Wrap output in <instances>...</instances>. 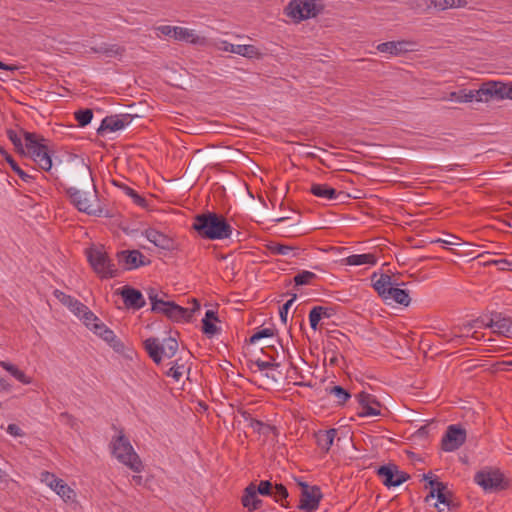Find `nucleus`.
I'll use <instances>...</instances> for the list:
<instances>
[{"instance_id": "f257e3e1", "label": "nucleus", "mask_w": 512, "mask_h": 512, "mask_svg": "<svg viewBox=\"0 0 512 512\" xmlns=\"http://www.w3.org/2000/svg\"><path fill=\"white\" fill-rule=\"evenodd\" d=\"M78 187L66 188V194L71 203L80 211L88 215L102 216L103 209L95 204L97 202V189L93 181L90 167L83 165L79 172Z\"/></svg>"}, {"instance_id": "f03ea898", "label": "nucleus", "mask_w": 512, "mask_h": 512, "mask_svg": "<svg viewBox=\"0 0 512 512\" xmlns=\"http://www.w3.org/2000/svg\"><path fill=\"white\" fill-rule=\"evenodd\" d=\"M193 229L204 239L222 240L232 234V226L227 219L217 213L207 212L195 216Z\"/></svg>"}, {"instance_id": "7ed1b4c3", "label": "nucleus", "mask_w": 512, "mask_h": 512, "mask_svg": "<svg viewBox=\"0 0 512 512\" xmlns=\"http://www.w3.org/2000/svg\"><path fill=\"white\" fill-rule=\"evenodd\" d=\"M22 132L25 141V154L22 155L29 156L40 169L50 171L52 159L47 145L48 140L34 132Z\"/></svg>"}, {"instance_id": "20e7f679", "label": "nucleus", "mask_w": 512, "mask_h": 512, "mask_svg": "<svg viewBox=\"0 0 512 512\" xmlns=\"http://www.w3.org/2000/svg\"><path fill=\"white\" fill-rule=\"evenodd\" d=\"M112 452L119 462L128 466L134 472H141L143 468L142 461L123 431L112 441Z\"/></svg>"}, {"instance_id": "39448f33", "label": "nucleus", "mask_w": 512, "mask_h": 512, "mask_svg": "<svg viewBox=\"0 0 512 512\" xmlns=\"http://www.w3.org/2000/svg\"><path fill=\"white\" fill-rule=\"evenodd\" d=\"M323 9L319 0H291L285 8V14L298 23L316 17Z\"/></svg>"}, {"instance_id": "423d86ee", "label": "nucleus", "mask_w": 512, "mask_h": 512, "mask_svg": "<svg viewBox=\"0 0 512 512\" xmlns=\"http://www.w3.org/2000/svg\"><path fill=\"white\" fill-rule=\"evenodd\" d=\"M144 348L156 364H160L162 357L172 358L178 350V342L174 337H168L160 343L157 338L151 337L144 341Z\"/></svg>"}, {"instance_id": "0eeeda50", "label": "nucleus", "mask_w": 512, "mask_h": 512, "mask_svg": "<svg viewBox=\"0 0 512 512\" xmlns=\"http://www.w3.org/2000/svg\"><path fill=\"white\" fill-rule=\"evenodd\" d=\"M86 254L91 267L102 278H114L117 276V269L104 250L89 248Z\"/></svg>"}, {"instance_id": "6e6552de", "label": "nucleus", "mask_w": 512, "mask_h": 512, "mask_svg": "<svg viewBox=\"0 0 512 512\" xmlns=\"http://www.w3.org/2000/svg\"><path fill=\"white\" fill-rule=\"evenodd\" d=\"M200 309V304L196 299H193V307L192 308H184L177 305L175 302L164 301L163 305H160V308L156 311V313H162L167 318L172 321L180 322H190L193 314Z\"/></svg>"}, {"instance_id": "1a4fd4ad", "label": "nucleus", "mask_w": 512, "mask_h": 512, "mask_svg": "<svg viewBox=\"0 0 512 512\" xmlns=\"http://www.w3.org/2000/svg\"><path fill=\"white\" fill-rule=\"evenodd\" d=\"M496 88V82H487L484 83L477 90H462L460 92H452L450 94L451 99H455L461 103H467L472 101L477 102H488L489 100L495 98V93L493 89Z\"/></svg>"}, {"instance_id": "9d476101", "label": "nucleus", "mask_w": 512, "mask_h": 512, "mask_svg": "<svg viewBox=\"0 0 512 512\" xmlns=\"http://www.w3.org/2000/svg\"><path fill=\"white\" fill-rule=\"evenodd\" d=\"M301 495L298 508L305 512H313L318 509L320 500L323 495L320 487L314 485L309 486L306 483H300Z\"/></svg>"}, {"instance_id": "9b49d317", "label": "nucleus", "mask_w": 512, "mask_h": 512, "mask_svg": "<svg viewBox=\"0 0 512 512\" xmlns=\"http://www.w3.org/2000/svg\"><path fill=\"white\" fill-rule=\"evenodd\" d=\"M474 481L485 491H498L504 488V476L498 470L479 471L475 474Z\"/></svg>"}, {"instance_id": "f8f14e48", "label": "nucleus", "mask_w": 512, "mask_h": 512, "mask_svg": "<svg viewBox=\"0 0 512 512\" xmlns=\"http://www.w3.org/2000/svg\"><path fill=\"white\" fill-rule=\"evenodd\" d=\"M377 475L382 479L386 487L399 486L409 479V475L399 471L395 464L380 466L377 469Z\"/></svg>"}, {"instance_id": "ddd939ff", "label": "nucleus", "mask_w": 512, "mask_h": 512, "mask_svg": "<svg viewBox=\"0 0 512 512\" xmlns=\"http://www.w3.org/2000/svg\"><path fill=\"white\" fill-rule=\"evenodd\" d=\"M41 481L55 491L65 502L71 501L75 497V492L62 479L57 478L55 474L43 471Z\"/></svg>"}, {"instance_id": "4468645a", "label": "nucleus", "mask_w": 512, "mask_h": 512, "mask_svg": "<svg viewBox=\"0 0 512 512\" xmlns=\"http://www.w3.org/2000/svg\"><path fill=\"white\" fill-rule=\"evenodd\" d=\"M465 440L466 430L457 425H450L442 438L441 447L447 452L455 451L465 443Z\"/></svg>"}, {"instance_id": "2eb2a0df", "label": "nucleus", "mask_w": 512, "mask_h": 512, "mask_svg": "<svg viewBox=\"0 0 512 512\" xmlns=\"http://www.w3.org/2000/svg\"><path fill=\"white\" fill-rule=\"evenodd\" d=\"M425 480H429V486L431 488L429 495L426 497V501L429 500V498H437V501L440 504H443L450 509L451 500L449 496H451V493L447 491V486L443 482H440L438 480L431 479L428 475H424Z\"/></svg>"}, {"instance_id": "dca6fc26", "label": "nucleus", "mask_w": 512, "mask_h": 512, "mask_svg": "<svg viewBox=\"0 0 512 512\" xmlns=\"http://www.w3.org/2000/svg\"><path fill=\"white\" fill-rule=\"evenodd\" d=\"M120 263H124L125 268L128 270L136 269L140 266H145L150 263L139 250H123L117 254Z\"/></svg>"}, {"instance_id": "f3484780", "label": "nucleus", "mask_w": 512, "mask_h": 512, "mask_svg": "<svg viewBox=\"0 0 512 512\" xmlns=\"http://www.w3.org/2000/svg\"><path fill=\"white\" fill-rule=\"evenodd\" d=\"M132 120V116L129 114L125 115H112L105 117L100 127L97 129L98 134L103 135L104 132H115L123 129Z\"/></svg>"}, {"instance_id": "a211bd4d", "label": "nucleus", "mask_w": 512, "mask_h": 512, "mask_svg": "<svg viewBox=\"0 0 512 512\" xmlns=\"http://www.w3.org/2000/svg\"><path fill=\"white\" fill-rule=\"evenodd\" d=\"M119 294L121 295L123 302L128 309L139 310L146 304L141 291L131 286H124L119 291Z\"/></svg>"}, {"instance_id": "6ab92c4d", "label": "nucleus", "mask_w": 512, "mask_h": 512, "mask_svg": "<svg viewBox=\"0 0 512 512\" xmlns=\"http://www.w3.org/2000/svg\"><path fill=\"white\" fill-rule=\"evenodd\" d=\"M487 328H495L494 332L505 336H512V319L502 317L500 313L492 312L489 321L486 324Z\"/></svg>"}, {"instance_id": "aec40b11", "label": "nucleus", "mask_w": 512, "mask_h": 512, "mask_svg": "<svg viewBox=\"0 0 512 512\" xmlns=\"http://www.w3.org/2000/svg\"><path fill=\"white\" fill-rule=\"evenodd\" d=\"M357 399L361 406L360 416L368 417L380 415V403L373 395L361 392L357 395Z\"/></svg>"}, {"instance_id": "412c9836", "label": "nucleus", "mask_w": 512, "mask_h": 512, "mask_svg": "<svg viewBox=\"0 0 512 512\" xmlns=\"http://www.w3.org/2000/svg\"><path fill=\"white\" fill-rule=\"evenodd\" d=\"M144 235L158 248L168 251H171L175 248V241L171 237L154 228L146 229Z\"/></svg>"}, {"instance_id": "4be33fe9", "label": "nucleus", "mask_w": 512, "mask_h": 512, "mask_svg": "<svg viewBox=\"0 0 512 512\" xmlns=\"http://www.w3.org/2000/svg\"><path fill=\"white\" fill-rule=\"evenodd\" d=\"M53 294L57 300H59L63 305L68 307L69 310L76 316H81V311H85L84 309H86V305L81 303L76 298L65 294L61 290L56 289L54 290Z\"/></svg>"}, {"instance_id": "5701e85b", "label": "nucleus", "mask_w": 512, "mask_h": 512, "mask_svg": "<svg viewBox=\"0 0 512 512\" xmlns=\"http://www.w3.org/2000/svg\"><path fill=\"white\" fill-rule=\"evenodd\" d=\"M222 50L247 58H259L261 56L258 48L254 45H234L228 42H223Z\"/></svg>"}, {"instance_id": "b1692460", "label": "nucleus", "mask_w": 512, "mask_h": 512, "mask_svg": "<svg viewBox=\"0 0 512 512\" xmlns=\"http://www.w3.org/2000/svg\"><path fill=\"white\" fill-rule=\"evenodd\" d=\"M411 44V42L405 40L388 41L378 44L377 50L381 53H389L391 55L398 56L408 52L410 49H408L407 46Z\"/></svg>"}, {"instance_id": "393cba45", "label": "nucleus", "mask_w": 512, "mask_h": 512, "mask_svg": "<svg viewBox=\"0 0 512 512\" xmlns=\"http://www.w3.org/2000/svg\"><path fill=\"white\" fill-rule=\"evenodd\" d=\"M255 483H250L244 490L242 504L249 511L257 510L261 507L262 501L257 497Z\"/></svg>"}, {"instance_id": "a878e982", "label": "nucleus", "mask_w": 512, "mask_h": 512, "mask_svg": "<svg viewBox=\"0 0 512 512\" xmlns=\"http://www.w3.org/2000/svg\"><path fill=\"white\" fill-rule=\"evenodd\" d=\"M310 192L323 200L331 201L338 198L341 192H337L336 189L329 186L328 184L313 183L310 187Z\"/></svg>"}, {"instance_id": "bb28decb", "label": "nucleus", "mask_w": 512, "mask_h": 512, "mask_svg": "<svg viewBox=\"0 0 512 512\" xmlns=\"http://www.w3.org/2000/svg\"><path fill=\"white\" fill-rule=\"evenodd\" d=\"M393 285L398 284L396 282H393L391 276L387 274H381L380 277L373 283L374 289L377 291L378 295L385 301H387V295L390 294Z\"/></svg>"}, {"instance_id": "cd10ccee", "label": "nucleus", "mask_w": 512, "mask_h": 512, "mask_svg": "<svg viewBox=\"0 0 512 512\" xmlns=\"http://www.w3.org/2000/svg\"><path fill=\"white\" fill-rule=\"evenodd\" d=\"M337 435V429L331 428L329 430H320L315 433L317 445L324 451L328 452Z\"/></svg>"}, {"instance_id": "c85d7f7f", "label": "nucleus", "mask_w": 512, "mask_h": 512, "mask_svg": "<svg viewBox=\"0 0 512 512\" xmlns=\"http://www.w3.org/2000/svg\"><path fill=\"white\" fill-rule=\"evenodd\" d=\"M346 265L360 266V265H375L377 257L373 253L366 254H353L346 257L344 260Z\"/></svg>"}, {"instance_id": "c756f323", "label": "nucleus", "mask_w": 512, "mask_h": 512, "mask_svg": "<svg viewBox=\"0 0 512 512\" xmlns=\"http://www.w3.org/2000/svg\"><path fill=\"white\" fill-rule=\"evenodd\" d=\"M0 366L9 372L14 378H16L19 382L23 384H30L32 382V378L27 376L22 370H20L16 365L11 364L6 361L0 360Z\"/></svg>"}, {"instance_id": "7c9ffc66", "label": "nucleus", "mask_w": 512, "mask_h": 512, "mask_svg": "<svg viewBox=\"0 0 512 512\" xmlns=\"http://www.w3.org/2000/svg\"><path fill=\"white\" fill-rule=\"evenodd\" d=\"M390 299L403 306H408L411 302V298L407 290L394 286L392 287L390 294L387 295V300Z\"/></svg>"}, {"instance_id": "2f4dec72", "label": "nucleus", "mask_w": 512, "mask_h": 512, "mask_svg": "<svg viewBox=\"0 0 512 512\" xmlns=\"http://www.w3.org/2000/svg\"><path fill=\"white\" fill-rule=\"evenodd\" d=\"M22 131H24V130L20 129L19 132H17L13 129H8L6 131L8 139L12 142L15 150L19 154H25V143L23 144V142H22V138H24Z\"/></svg>"}, {"instance_id": "473e14b6", "label": "nucleus", "mask_w": 512, "mask_h": 512, "mask_svg": "<svg viewBox=\"0 0 512 512\" xmlns=\"http://www.w3.org/2000/svg\"><path fill=\"white\" fill-rule=\"evenodd\" d=\"M326 391L330 395L334 396L335 402L338 405H344L347 402V400L350 399V397H351L350 393L346 389H344L342 386H339V385L327 387Z\"/></svg>"}, {"instance_id": "72a5a7b5", "label": "nucleus", "mask_w": 512, "mask_h": 512, "mask_svg": "<svg viewBox=\"0 0 512 512\" xmlns=\"http://www.w3.org/2000/svg\"><path fill=\"white\" fill-rule=\"evenodd\" d=\"M5 160L10 165L11 169L26 183H30L34 177L32 175H29L26 173L14 160V158L9 155L8 153H5Z\"/></svg>"}, {"instance_id": "f704fd0d", "label": "nucleus", "mask_w": 512, "mask_h": 512, "mask_svg": "<svg viewBox=\"0 0 512 512\" xmlns=\"http://www.w3.org/2000/svg\"><path fill=\"white\" fill-rule=\"evenodd\" d=\"M268 249H269L270 253L273 255H283V256H288L290 254H292L293 256L296 255V253H295L296 248L293 246L285 245V244L271 243L268 246Z\"/></svg>"}, {"instance_id": "c9c22d12", "label": "nucleus", "mask_w": 512, "mask_h": 512, "mask_svg": "<svg viewBox=\"0 0 512 512\" xmlns=\"http://www.w3.org/2000/svg\"><path fill=\"white\" fill-rule=\"evenodd\" d=\"M318 277L315 273L307 270H302L294 276V283L297 286L312 284Z\"/></svg>"}, {"instance_id": "e433bc0d", "label": "nucleus", "mask_w": 512, "mask_h": 512, "mask_svg": "<svg viewBox=\"0 0 512 512\" xmlns=\"http://www.w3.org/2000/svg\"><path fill=\"white\" fill-rule=\"evenodd\" d=\"M496 99H510L512 100V84H504L496 82V88L493 89Z\"/></svg>"}, {"instance_id": "4c0bfd02", "label": "nucleus", "mask_w": 512, "mask_h": 512, "mask_svg": "<svg viewBox=\"0 0 512 512\" xmlns=\"http://www.w3.org/2000/svg\"><path fill=\"white\" fill-rule=\"evenodd\" d=\"M101 338L110 344L111 347L117 352L121 351L124 347L123 343L117 338L115 333L111 329L102 334Z\"/></svg>"}, {"instance_id": "58836bf2", "label": "nucleus", "mask_w": 512, "mask_h": 512, "mask_svg": "<svg viewBox=\"0 0 512 512\" xmlns=\"http://www.w3.org/2000/svg\"><path fill=\"white\" fill-rule=\"evenodd\" d=\"M75 119L80 127L88 125L93 118V111L91 109H81L74 113Z\"/></svg>"}, {"instance_id": "ea45409f", "label": "nucleus", "mask_w": 512, "mask_h": 512, "mask_svg": "<svg viewBox=\"0 0 512 512\" xmlns=\"http://www.w3.org/2000/svg\"><path fill=\"white\" fill-rule=\"evenodd\" d=\"M95 53H102L108 57H114L117 55H121L124 52V49L118 45H105L99 48H93Z\"/></svg>"}, {"instance_id": "a19ab883", "label": "nucleus", "mask_w": 512, "mask_h": 512, "mask_svg": "<svg viewBox=\"0 0 512 512\" xmlns=\"http://www.w3.org/2000/svg\"><path fill=\"white\" fill-rule=\"evenodd\" d=\"M288 491L287 488L283 484H275V487L273 488V494L270 496L272 497L275 502L280 503L282 506H286L284 504V500L288 497Z\"/></svg>"}, {"instance_id": "79ce46f5", "label": "nucleus", "mask_w": 512, "mask_h": 512, "mask_svg": "<svg viewBox=\"0 0 512 512\" xmlns=\"http://www.w3.org/2000/svg\"><path fill=\"white\" fill-rule=\"evenodd\" d=\"M173 38L176 39V40H183V41H187V42H194L195 41V34L193 33L192 30L176 26L175 32L173 34Z\"/></svg>"}, {"instance_id": "37998d69", "label": "nucleus", "mask_w": 512, "mask_h": 512, "mask_svg": "<svg viewBox=\"0 0 512 512\" xmlns=\"http://www.w3.org/2000/svg\"><path fill=\"white\" fill-rule=\"evenodd\" d=\"M275 485L268 480H262L258 485L255 484V489L258 494L262 496H271L273 494V488Z\"/></svg>"}, {"instance_id": "c03bdc74", "label": "nucleus", "mask_w": 512, "mask_h": 512, "mask_svg": "<svg viewBox=\"0 0 512 512\" xmlns=\"http://www.w3.org/2000/svg\"><path fill=\"white\" fill-rule=\"evenodd\" d=\"M84 310L85 311H81V316L79 317L83 319L84 324L91 329L93 327V323L98 322L99 319L87 306Z\"/></svg>"}, {"instance_id": "a18cd8bd", "label": "nucleus", "mask_w": 512, "mask_h": 512, "mask_svg": "<svg viewBox=\"0 0 512 512\" xmlns=\"http://www.w3.org/2000/svg\"><path fill=\"white\" fill-rule=\"evenodd\" d=\"M274 335V330L271 328H263L255 332L249 339V343L254 344L262 338H269Z\"/></svg>"}, {"instance_id": "49530a36", "label": "nucleus", "mask_w": 512, "mask_h": 512, "mask_svg": "<svg viewBox=\"0 0 512 512\" xmlns=\"http://www.w3.org/2000/svg\"><path fill=\"white\" fill-rule=\"evenodd\" d=\"M147 294L151 301V309L153 312H156L160 308V305H163L164 300L158 298L157 291L154 288H149Z\"/></svg>"}, {"instance_id": "de8ad7c7", "label": "nucleus", "mask_w": 512, "mask_h": 512, "mask_svg": "<svg viewBox=\"0 0 512 512\" xmlns=\"http://www.w3.org/2000/svg\"><path fill=\"white\" fill-rule=\"evenodd\" d=\"M183 365H179L177 361L174 365L167 371V376L172 377L175 381H179L183 375Z\"/></svg>"}, {"instance_id": "09e8293b", "label": "nucleus", "mask_w": 512, "mask_h": 512, "mask_svg": "<svg viewBox=\"0 0 512 512\" xmlns=\"http://www.w3.org/2000/svg\"><path fill=\"white\" fill-rule=\"evenodd\" d=\"M295 299L296 295L294 294L293 297L289 299L285 304H283L279 309L280 318L284 324L287 323L288 311L292 304L294 303Z\"/></svg>"}, {"instance_id": "8fccbe9b", "label": "nucleus", "mask_w": 512, "mask_h": 512, "mask_svg": "<svg viewBox=\"0 0 512 512\" xmlns=\"http://www.w3.org/2000/svg\"><path fill=\"white\" fill-rule=\"evenodd\" d=\"M253 364L255 366H257V368L260 371H264V370L271 369V368H277L280 366V364L275 362L273 358H272V361H263V360L257 359L255 361H253Z\"/></svg>"}, {"instance_id": "3c124183", "label": "nucleus", "mask_w": 512, "mask_h": 512, "mask_svg": "<svg viewBox=\"0 0 512 512\" xmlns=\"http://www.w3.org/2000/svg\"><path fill=\"white\" fill-rule=\"evenodd\" d=\"M321 315L316 309V307H313L309 312V322L310 326L313 330H317L319 321L321 320Z\"/></svg>"}, {"instance_id": "603ef678", "label": "nucleus", "mask_w": 512, "mask_h": 512, "mask_svg": "<svg viewBox=\"0 0 512 512\" xmlns=\"http://www.w3.org/2000/svg\"><path fill=\"white\" fill-rule=\"evenodd\" d=\"M249 426L257 433H265L264 429L271 430L272 427L257 419H251Z\"/></svg>"}, {"instance_id": "864d4df0", "label": "nucleus", "mask_w": 512, "mask_h": 512, "mask_svg": "<svg viewBox=\"0 0 512 512\" xmlns=\"http://www.w3.org/2000/svg\"><path fill=\"white\" fill-rule=\"evenodd\" d=\"M202 331L208 336H213L218 332V328L213 322L202 320Z\"/></svg>"}, {"instance_id": "5fc2aeb1", "label": "nucleus", "mask_w": 512, "mask_h": 512, "mask_svg": "<svg viewBox=\"0 0 512 512\" xmlns=\"http://www.w3.org/2000/svg\"><path fill=\"white\" fill-rule=\"evenodd\" d=\"M454 2L455 0H432L433 5L440 10L452 8Z\"/></svg>"}, {"instance_id": "6e6d98bb", "label": "nucleus", "mask_w": 512, "mask_h": 512, "mask_svg": "<svg viewBox=\"0 0 512 512\" xmlns=\"http://www.w3.org/2000/svg\"><path fill=\"white\" fill-rule=\"evenodd\" d=\"M318 312L321 315V318H330L335 314V309L333 307L327 306H315Z\"/></svg>"}, {"instance_id": "4d7b16f0", "label": "nucleus", "mask_w": 512, "mask_h": 512, "mask_svg": "<svg viewBox=\"0 0 512 512\" xmlns=\"http://www.w3.org/2000/svg\"><path fill=\"white\" fill-rule=\"evenodd\" d=\"M459 240V237L449 235L447 238H439L435 242L442 243L443 245H460V243L458 242Z\"/></svg>"}, {"instance_id": "13d9d810", "label": "nucleus", "mask_w": 512, "mask_h": 512, "mask_svg": "<svg viewBox=\"0 0 512 512\" xmlns=\"http://www.w3.org/2000/svg\"><path fill=\"white\" fill-rule=\"evenodd\" d=\"M108 327H106L103 323L100 322V320L96 323H93V327L91 330L98 336H102L107 331Z\"/></svg>"}, {"instance_id": "bf43d9fd", "label": "nucleus", "mask_w": 512, "mask_h": 512, "mask_svg": "<svg viewBox=\"0 0 512 512\" xmlns=\"http://www.w3.org/2000/svg\"><path fill=\"white\" fill-rule=\"evenodd\" d=\"M108 327H106L103 323L100 322V320L96 323H93V327L91 330L98 336H102L107 331Z\"/></svg>"}, {"instance_id": "052dcab7", "label": "nucleus", "mask_w": 512, "mask_h": 512, "mask_svg": "<svg viewBox=\"0 0 512 512\" xmlns=\"http://www.w3.org/2000/svg\"><path fill=\"white\" fill-rule=\"evenodd\" d=\"M176 26L163 25L158 27V31L168 37L173 38V34L175 32Z\"/></svg>"}, {"instance_id": "680f3d73", "label": "nucleus", "mask_w": 512, "mask_h": 512, "mask_svg": "<svg viewBox=\"0 0 512 512\" xmlns=\"http://www.w3.org/2000/svg\"><path fill=\"white\" fill-rule=\"evenodd\" d=\"M7 432L11 434L12 436H22L23 433L20 429V427L16 424H9L7 428Z\"/></svg>"}, {"instance_id": "e2e57ef3", "label": "nucleus", "mask_w": 512, "mask_h": 512, "mask_svg": "<svg viewBox=\"0 0 512 512\" xmlns=\"http://www.w3.org/2000/svg\"><path fill=\"white\" fill-rule=\"evenodd\" d=\"M131 198L133 199L134 203L138 206L145 207L146 206V200L144 197L140 196L137 192H135Z\"/></svg>"}, {"instance_id": "0e129e2a", "label": "nucleus", "mask_w": 512, "mask_h": 512, "mask_svg": "<svg viewBox=\"0 0 512 512\" xmlns=\"http://www.w3.org/2000/svg\"><path fill=\"white\" fill-rule=\"evenodd\" d=\"M12 385L0 376V392H10Z\"/></svg>"}, {"instance_id": "69168bd1", "label": "nucleus", "mask_w": 512, "mask_h": 512, "mask_svg": "<svg viewBox=\"0 0 512 512\" xmlns=\"http://www.w3.org/2000/svg\"><path fill=\"white\" fill-rule=\"evenodd\" d=\"M202 320H205V321H218V316H217V313L213 310H207L206 313H205V317L202 319Z\"/></svg>"}, {"instance_id": "338daca9", "label": "nucleus", "mask_w": 512, "mask_h": 512, "mask_svg": "<svg viewBox=\"0 0 512 512\" xmlns=\"http://www.w3.org/2000/svg\"><path fill=\"white\" fill-rule=\"evenodd\" d=\"M487 322H484V320L482 319H476L470 323H468L465 327H469V328H474V327H487L486 326Z\"/></svg>"}, {"instance_id": "774afa93", "label": "nucleus", "mask_w": 512, "mask_h": 512, "mask_svg": "<svg viewBox=\"0 0 512 512\" xmlns=\"http://www.w3.org/2000/svg\"><path fill=\"white\" fill-rule=\"evenodd\" d=\"M120 188L125 192L126 195L132 196L136 191L127 186L126 184H123V186H120Z\"/></svg>"}]
</instances>
